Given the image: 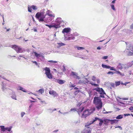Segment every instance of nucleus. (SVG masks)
<instances>
[{
	"instance_id": "1",
	"label": "nucleus",
	"mask_w": 133,
	"mask_h": 133,
	"mask_svg": "<svg viewBox=\"0 0 133 133\" xmlns=\"http://www.w3.org/2000/svg\"><path fill=\"white\" fill-rule=\"evenodd\" d=\"M63 21L62 20V19L61 18H58L56 19L55 23H52L50 25L46 24L45 25L48 26L50 28L53 27L57 29L63 25Z\"/></svg>"
},
{
	"instance_id": "2",
	"label": "nucleus",
	"mask_w": 133,
	"mask_h": 133,
	"mask_svg": "<svg viewBox=\"0 0 133 133\" xmlns=\"http://www.w3.org/2000/svg\"><path fill=\"white\" fill-rule=\"evenodd\" d=\"M93 103L96 105V107L98 110H99L102 108V104L100 97H95Z\"/></svg>"
},
{
	"instance_id": "3",
	"label": "nucleus",
	"mask_w": 133,
	"mask_h": 133,
	"mask_svg": "<svg viewBox=\"0 0 133 133\" xmlns=\"http://www.w3.org/2000/svg\"><path fill=\"white\" fill-rule=\"evenodd\" d=\"M1 131L0 133H12V131H11L12 127H5L4 126H0Z\"/></svg>"
},
{
	"instance_id": "4",
	"label": "nucleus",
	"mask_w": 133,
	"mask_h": 133,
	"mask_svg": "<svg viewBox=\"0 0 133 133\" xmlns=\"http://www.w3.org/2000/svg\"><path fill=\"white\" fill-rule=\"evenodd\" d=\"M11 47L14 49L17 53H23L25 51L24 49L20 46L16 45H12Z\"/></svg>"
},
{
	"instance_id": "5",
	"label": "nucleus",
	"mask_w": 133,
	"mask_h": 133,
	"mask_svg": "<svg viewBox=\"0 0 133 133\" xmlns=\"http://www.w3.org/2000/svg\"><path fill=\"white\" fill-rule=\"evenodd\" d=\"M55 15H48L46 16H45V22L47 23L51 21H52L54 20V19L55 17Z\"/></svg>"
},
{
	"instance_id": "6",
	"label": "nucleus",
	"mask_w": 133,
	"mask_h": 133,
	"mask_svg": "<svg viewBox=\"0 0 133 133\" xmlns=\"http://www.w3.org/2000/svg\"><path fill=\"white\" fill-rule=\"evenodd\" d=\"M91 124V123H90L88 124L85 125V127H87L88 129H85L84 130L81 132V133H91V128H89L90 127L88 126Z\"/></svg>"
},
{
	"instance_id": "7",
	"label": "nucleus",
	"mask_w": 133,
	"mask_h": 133,
	"mask_svg": "<svg viewBox=\"0 0 133 133\" xmlns=\"http://www.w3.org/2000/svg\"><path fill=\"white\" fill-rule=\"evenodd\" d=\"M90 111V110H85L84 111L83 113L82 114V117L85 118L89 115H90L91 114Z\"/></svg>"
},
{
	"instance_id": "8",
	"label": "nucleus",
	"mask_w": 133,
	"mask_h": 133,
	"mask_svg": "<svg viewBox=\"0 0 133 133\" xmlns=\"http://www.w3.org/2000/svg\"><path fill=\"white\" fill-rule=\"evenodd\" d=\"M97 120H98L99 121V123L98 125L99 126H101L103 123L104 122L103 120H102L101 119H100L97 117H95V119L93 120L92 121L91 123L92 124Z\"/></svg>"
},
{
	"instance_id": "9",
	"label": "nucleus",
	"mask_w": 133,
	"mask_h": 133,
	"mask_svg": "<svg viewBox=\"0 0 133 133\" xmlns=\"http://www.w3.org/2000/svg\"><path fill=\"white\" fill-rule=\"evenodd\" d=\"M28 12H32L31 9H32L34 10H36L37 9V6L35 5H32L30 6L28 5Z\"/></svg>"
},
{
	"instance_id": "10",
	"label": "nucleus",
	"mask_w": 133,
	"mask_h": 133,
	"mask_svg": "<svg viewBox=\"0 0 133 133\" xmlns=\"http://www.w3.org/2000/svg\"><path fill=\"white\" fill-rule=\"evenodd\" d=\"M126 65L125 64H123L120 63H119L118 65L117 68V69H121L123 68H124L125 69H127Z\"/></svg>"
},
{
	"instance_id": "11",
	"label": "nucleus",
	"mask_w": 133,
	"mask_h": 133,
	"mask_svg": "<svg viewBox=\"0 0 133 133\" xmlns=\"http://www.w3.org/2000/svg\"><path fill=\"white\" fill-rule=\"evenodd\" d=\"M33 53L35 56L37 58H39V57H40L43 59H44V56L43 55V54H38L36 52H33Z\"/></svg>"
},
{
	"instance_id": "12",
	"label": "nucleus",
	"mask_w": 133,
	"mask_h": 133,
	"mask_svg": "<svg viewBox=\"0 0 133 133\" xmlns=\"http://www.w3.org/2000/svg\"><path fill=\"white\" fill-rule=\"evenodd\" d=\"M52 80L55 82H57L60 84H62L64 83V81L63 80L59 79H55L54 78Z\"/></svg>"
},
{
	"instance_id": "13",
	"label": "nucleus",
	"mask_w": 133,
	"mask_h": 133,
	"mask_svg": "<svg viewBox=\"0 0 133 133\" xmlns=\"http://www.w3.org/2000/svg\"><path fill=\"white\" fill-rule=\"evenodd\" d=\"M70 30L71 29L69 28H65L63 30L62 32L65 34V33H68L70 32L71 31Z\"/></svg>"
},
{
	"instance_id": "14",
	"label": "nucleus",
	"mask_w": 133,
	"mask_h": 133,
	"mask_svg": "<svg viewBox=\"0 0 133 133\" xmlns=\"http://www.w3.org/2000/svg\"><path fill=\"white\" fill-rule=\"evenodd\" d=\"M70 75L74 76V78L76 79H80L79 77L77 76V74L74 72L72 71L70 74Z\"/></svg>"
},
{
	"instance_id": "15",
	"label": "nucleus",
	"mask_w": 133,
	"mask_h": 133,
	"mask_svg": "<svg viewBox=\"0 0 133 133\" xmlns=\"http://www.w3.org/2000/svg\"><path fill=\"white\" fill-rule=\"evenodd\" d=\"M94 90H95L100 92H102L103 93L105 94V92L102 88H100L99 87H97L94 89Z\"/></svg>"
},
{
	"instance_id": "16",
	"label": "nucleus",
	"mask_w": 133,
	"mask_h": 133,
	"mask_svg": "<svg viewBox=\"0 0 133 133\" xmlns=\"http://www.w3.org/2000/svg\"><path fill=\"white\" fill-rule=\"evenodd\" d=\"M49 93L50 95H52L54 97L57 96H58V94L54 90L50 91Z\"/></svg>"
},
{
	"instance_id": "17",
	"label": "nucleus",
	"mask_w": 133,
	"mask_h": 133,
	"mask_svg": "<svg viewBox=\"0 0 133 133\" xmlns=\"http://www.w3.org/2000/svg\"><path fill=\"white\" fill-rule=\"evenodd\" d=\"M44 12H38L36 15V17L38 19L39 17L40 18L42 15L44 14Z\"/></svg>"
},
{
	"instance_id": "18",
	"label": "nucleus",
	"mask_w": 133,
	"mask_h": 133,
	"mask_svg": "<svg viewBox=\"0 0 133 133\" xmlns=\"http://www.w3.org/2000/svg\"><path fill=\"white\" fill-rule=\"evenodd\" d=\"M126 65H127V69L128 68H129L131 67L132 65H133V61L129 62L127 64H126Z\"/></svg>"
},
{
	"instance_id": "19",
	"label": "nucleus",
	"mask_w": 133,
	"mask_h": 133,
	"mask_svg": "<svg viewBox=\"0 0 133 133\" xmlns=\"http://www.w3.org/2000/svg\"><path fill=\"white\" fill-rule=\"evenodd\" d=\"M44 69L45 71V74L50 73V70L49 68L46 67Z\"/></svg>"
},
{
	"instance_id": "20",
	"label": "nucleus",
	"mask_w": 133,
	"mask_h": 133,
	"mask_svg": "<svg viewBox=\"0 0 133 133\" xmlns=\"http://www.w3.org/2000/svg\"><path fill=\"white\" fill-rule=\"evenodd\" d=\"M46 14L45 15L46 16L48 15H55L54 14H52V12L51 11L49 10H48L46 12Z\"/></svg>"
},
{
	"instance_id": "21",
	"label": "nucleus",
	"mask_w": 133,
	"mask_h": 133,
	"mask_svg": "<svg viewBox=\"0 0 133 133\" xmlns=\"http://www.w3.org/2000/svg\"><path fill=\"white\" fill-rule=\"evenodd\" d=\"M109 121H110V122L111 124H113L114 123H117L118 121V120L116 119H109Z\"/></svg>"
},
{
	"instance_id": "22",
	"label": "nucleus",
	"mask_w": 133,
	"mask_h": 133,
	"mask_svg": "<svg viewBox=\"0 0 133 133\" xmlns=\"http://www.w3.org/2000/svg\"><path fill=\"white\" fill-rule=\"evenodd\" d=\"M18 89L21 90L24 92H27V91L24 88L20 86H18Z\"/></svg>"
},
{
	"instance_id": "23",
	"label": "nucleus",
	"mask_w": 133,
	"mask_h": 133,
	"mask_svg": "<svg viewBox=\"0 0 133 133\" xmlns=\"http://www.w3.org/2000/svg\"><path fill=\"white\" fill-rule=\"evenodd\" d=\"M47 77L49 79H52V76L51 74L49 73L46 74Z\"/></svg>"
},
{
	"instance_id": "24",
	"label": "nucleus",
	"mask_w": 133,
	"mask_h": 133,
	"mask_svg": "<svg viewBox=\"0 0 133 133\" xmlns=\"http://www.w3.org/2000/svg\"><path fill=\"white\" fill-rule=\"evenodd\" d=\"M39 21L40 22H45V16L43 17H41L39 19Z\"/></svg>"
},
{
	"instance_id": "25",
	"label": "nucleus",
	"mask_w": 133,
	"mask_h": 133,
	"mask_svg": "<svg viewBox=\"0 0 133 133\" xmlns=\"http://www.w3.org/2000/svg\"><path fill=\"white\" fill-rule=\"evenodd\" d=\"M16 94L14 92H13L12 93V95L11 96V97L13 99H14L15 100H17L16 99Z\"/></svg>"
},
{
	"instance_id": "26",
	"label": "nucleus",
	"mask_w": 133,
	"mask_h": 133,
	"mask_svg": "<svg viewBox=\"0 0 133 133\" xmlns=\"http://www.w3.org/2000/svg\"><path fill=\"white\" fill-rule=\"evenodd\" d=\"M102 66L105 68L109 69L111 68V66H108L107 65H105L104 64H102Z\"/></svg>"
},
{
	"instance_id": "27",
	"label": "nucleus",
	"mask_w": 133,
	"mask_h": 133,
	"mask_svg": "<svg viewBox=\"0 0 133 133\" xmlns=\"http://www.w3.org/2000/svg\"><path fill=\"white\" fill-rule=\"evenodd\" d=\"M58 45V48L59 47H60L61 46L65 45V44L64 43H57Z\"/></svg>"
},
{
	"instance_id": "28",
	"label": "nucleus",
	"mask_w": 133,
	"mask_h": 133,
	"mask_svg": "<svg viewBox=\"0 0 133 133\" xmlns=\"http://www.w3.org/2000/svg\"><path fill=\"white\" fill-rule=\"evenodd\" d=\"M99 94H100V95L99 96L100 97L102 98H104V94L105 95H106V94L105 93V94L103 93L102 92H100Z\"/></svg>"
},
{
	"instance_id": "29",
	"label": "nucleus",
	"mask_w": 133,
	"mask_h": 133,
	"mask_svg": "<svg viewBox=\"0 0 133 133\" xmlns=\"http://www.w3.org/2000/svg\"><path fill=\"white\" fill-rule=\"evenodd\" d=\"M116 73L118 74L119 75H120L122 76H124V74L121 73L119 71H116Z\"/></svg>"
},
{
	"instance_id": "30",
	"label": "nucleus",
	"mask_w": 133,
	"mask_h": 133,
	"mask_svg": "<svg viewBox=\"0 0 133 133\" xmlns=\"http://www.w3.org/2000/svg\"><path fill=\"white\" fill-rule=\"evenodd\" d=\"M83 82H85V84L88 83L89 82H90V81L87 79V78H85L83 80Z\"/></svg>"
},
{
	"instance_id": "31",
	"label": "nucleus",
	"mask_w": 133,
	"mask_h": 133,
	"mask_svg": "<svg viewBox=\"0 0 133 133\" xmlns=\"http://www.w3.org/2000/svg\"><path fill=\"white\" fill-rule=\"evenodd\" d=\"M88 94L89 97H91L92 95V91L91 90H89L88 91Z\"/></svg>"
},
{
	"instance_id": "32",
	"label": "nucleus",
	"mask_w": 133,
	"mask_h": 133,
	"mask_svg": "<svg viewBox=\"0 0 133 133\" xmlns=\"http://www.w3.org/2000/svg\"><path fill=\"white\" fill-rule=\"evenodd\" d=\"M123 116L122 115H120L116 117V118L117 119H119L123 118Z\"/></svg>"
},
{
	"instance_id": "33",
	"label": "nucleus",
	"mask_w": 133,
	"mask_h": 133,
	"mask_svg": "<svg viewBox=\"0 0 133 133\" xmlns=\"http://www.w3.org/2000/svg\"><path fill=\"white\" fill-rule=\"evenodd\" d=\"M75 39L74 37H68L67 39H66L68 40H74Z\"/></svg>"
},
{
	"instance_id": "34",
	"label": "nucleus",
	"mask_w": 133,
	"mask_h": 133,
	"mask_svg": "<svg viewBox=\"0 0 133 133\" xmlns=\"http://www.w3.org/2000/svg\"><path fill=\"white\" fill-rule=\"evenodd\" d=\"M115 85L116 87L119 86L121 84V81H117V82H115Z\"/></svg>"
},
{
	"instance_id": "35",
	"label": "nucleus",
	"mask_w": 133,
	"mask_h": 133,
	"mask_svg": "<svg viewBox=\"0 0 133 133\" xmlns=\"http://www.w3.org/2000/svg\"><path fill=\"white\" fill-rule=\"evenodd\" d=\"M133 55V53L131 51H129L127 52V55L129 56H132Z\"/></svg>"
},
{
	"instance_id": "36",
	"label": "nucleus",
	"mask_w": 133,
	"mask_h": 133,
	"mask_svg": "<svg viewBox=\"0 0 133 133\" xmlns=\"http://www.w3.org/2000/svg\"><path fill=\"white\" fill-rule=\"evenodd\" d=\"M44 91V89H41L38 91L41 94H42V93H43Z\"/></svg>"
},
{
	"instance_id": "37",
	"label": "nucleus",
	"mask_w": 133,
	"mask_h": 133,
	"mask_svg": "<svg viewBox=\"0 0 133 133\" xmlns=\"http://www.w3.org/2000/svg\"><path fill=\"white\" fill-rule=\"evenodd\" d=\"M80 122V120L79 119H77V120H75L74 123L76 124H79Z\"/></svg>"
},
{
	"instance_id": "38",
	"label": "nucleus",
	"mask_w": 133,
	"mask_h": 133,
	"mask_svg": "<svg viewBox=\"0 0 133 133\" xmlns=\"http://www.w3.org/2000/svg\"><path fill=\"white\" fill-rule=\"evenodd\" d=\"M109 119H106L103 120L104 122V124H106L109 122H108L109 121Z\"/></svg>"
},
{
	"instance_id": "39",
	"label": "nucleus",
	"mask_w": 133,
	"mask_h": 133,
	"mask_svg": "<svg viewBox=\"0 0 133 133\" xmlns=\"http://www.w3.org/2000/svg\"><path fill=\"white\" fill-rule=\"evenodd\" d=\"M76 47L77 48V49L78 50H83L84 49V48L81 47L77 46Z\"/></svg>"
},
{
	"instance_id": "40",
	"label": "nucleus",
	"mask_w": 133,
	"mask_h": 133,
	"mask_svg": "<svg viewBox=\"0 0 133 133\" xmlns=\"http://www.w3.org/2000/svg\"><path fill=\"white\" fill-rule=\"evenodd\" d=\"M110 6L111 9L114 11L116 10V9L114 7V5L113 4H111Z\"/></svg>"
},
{
	"instance_id": "41",
	"label": "nucleus",
	"mask_w": 133,
	"mask_h": 133,
	"mask_svg": "<svg viewBox=\"0 0 133 133\" xmlns=\"http://www.w3.org/2000/svg\"><path fill=\"white\" fill-rule=\"evenodd\" d=\"M48 62H49L52 63H56L57 62V61H54L53 60H49L48 61Z\"/></svg>"
},
{
	"instance_id": "42",
	"label": "nucleus",
	"mask_w": 133,
	"mask_h": 133,
	"mask_svg": "<svg viewBox=\"0 0 133 133\" xmlns=\"http://www.w3.org/2000/svg\"><path fill=\"white\" fill-rule=\"evenodd\" d=\"M127 49L129 50H131L133 51V46H130L129 48H128Z\"/></svg>"
},
{
	"instance_id": "43",
	"label": "nucleus",
	"mask_w": 133,
	"mask_h": 133,
	"mask_svg": "<svg viewBox=\"0 0 133 133\" xmlns=\"http://www.w3.org/2000/svg\"><path fill=\"white\" fill-rule=\"evenodd\" d=\"M89 83L91 84L92 85H94V86H95V87H96V86H97L98 85V84H95V83H92L91 82H90Z\"/></svg>"
},
{
	"instance_id": "44",
	"label": "nucleus",
	"mask_w": 133,
	"mask_h": 133,
	"mask_svg": "<svg viewBox=\"0 0 133 133\" xmlns=\"http://www.w3.org/2000/svg\"><path fill=\"white\" fill-rule=\"evenodd\" d=\"M25 114V112H21V117H22Z\"/></svg>"
},
{
	"instance_id": "45",
	"label": "nucleus",
	"mask_w": 133,
	"mask_h": 133,
	"mask_svg": "<svg viewBox=\"0 0 133 133\" xmlns=\"http://www.w3.org/2000/svg\"><path fill=\"white\" fill-rule=\"evenodd\" d=\"M2 89L3 91H4L6 89V88L4 86H2Z\"/></svg>"
},
{
	"instance_id": "46",
	"label": "nucleus",
	"mask_w": 133,
	"mask_h": 133,
	"mask_svg": "<svg viewBox=\"0 0 133 133\" xmlns=\"http://www.w3.org/2000/svg\"><path fill=\"white\" fill-rule=\"evenodd\" d=\"M110 85L112 87H114L115 86V84L114 83H111Z\"/></svg>"
},
{
	"instance_id": "47",
	"label": "nucleus",
	"mask_w": 133,
	"mask_h": 133,
	"mask_svg": "<svg viewBox=\"0 0 133 133\" xmlns=\"http://www.w3.org/2000/svg\"><path fill=\"white\" fill-rule=\"evenodd\" d=\"M61 113L64 115L66 114H68L69 113V112H61Z\"/></svg>"
},
{
	"instance_id": "48",
	"label": "nucleus",
	"mask_w": 133,
	"mask_h": 133,
	"mask_svg": "<svg viewBox=\"0 0 133 133\" xmlns=\"http://www.w3.org/2000/svg\"><path fill=\"white\" fill-rule=\"evenodd\" d=\"M107 73L109 74H111V75H113L114 74V73L111 71Z\"/></svg>"
},
{
	"instance_id": "49",
	"label": "nucleus",
	"mask_w": 133,
	"mask_h": 133,
	"mask_svg": "<svg viewBox=\"0 0 133 133\" xmlns=\"http://www.w3.org/2000/svg\"><path fill=\"white\" fill-rule=\"evenodd\" d=\"M96 77L94 76H93L92 78V80L93 81H94L96 80Z\"/></svg>"
},
{
	"instance_id": "50",
	"label": "nucleus",
	"mask_w": 133,
	"mask_h": 133,
	"mask_svg": "<svg viewBox=\"0 0 133 133\" xmlns=\"http://www.w3.org/2000/svg\"><path fill=\"white\" fill-rule=\"evenodd\" d=\"M32 62L33 63H34L36 65H38V63H37V62H36L35 61H32Z\"/></svg>"
},
{
	"instance_id": "51",
	"label": "nucleus",
	"mask_w": 133,
	"mask_h": 133,
	"mask_svg": "<svg viewBox=\"0 0 133 133\" xmlns=\"http://www.w3.org/2000/svg\"><path fill=\"white\" fill-rule=\"evenodd\" d=\"M129 109L131 110V111H132V112L133 111V107H131L130 108H129Z\"/></svg>"
},
{
	"instance_id": "52",
	"label": "nucleus",
	"mask_w": 133,
	"mask_h": 133,
	"mask_svg": "<svg viewBox=\"0 0 133 133\" xmlns=\"http://www.w3.org/2000/svg\"><path fill=\"white\" fill-rule=\"evenodd\" d=\"M108 57V56H104L102 58L104 59H107Z\"/></svg>"
},
{
	"instance_id": "53",
	"label": "nucleus",
	"mask_w": 133,
	"mask_h": 133,
	"mask_svg": "<svg viewBox=\"0 0 133 133\" xmlns=\"http://www.w3.org/2000/svg\"><path fill=\"white\" fill-rule=\"evenodd\" d=\"M110 68V69L111 70L116 71V70L114 69L113 67H111V68Z\"/></svg>"
},
{
	"instance_id": "54",
	"label": "nucleus",
	"mask_w": 133,
	"mask_h": 133,
	"mask_svg": "<svg viewBox=\"0 0 133 133\" xmlns=\"http://www.w3.org/2000/svg\"><path fill=\"white\" fill-rule=\"evenodd\" d=\"M74 56H75V57H79V58H83V57H80L79 56V55H78V54L77 55H74Z\"/></svg>"
},
{
	"instance_id": "55",
	"label": "nucleus",
	"mask_w": 133,
	"mask_h": 133,
	"mask_svg": "<svg viewBox=\"0 0 133 133\" xmlns=\"http://www.w3.org/2000/svg\"><path fill=\"white\" fill-rule=\"evenodd\" d=\"M81 104H82L81 103H79L77 104V106L78 107H79L80 106V105H81Z\"/></svg>"
},
{
	"instance_id": "56",
	"label": "nucleus",
	"mask_w": 133,
	"mask_h": 133,
	"mask_svg": "<svg viewBox=\"0 0 133 133\" xmlns=\"http://www.w3.org/2000/svg\"><path fill=\"white\" fill-rule=\"evenodd\" d=\"M130 114H124V116H128L129 115H130Z\"/></svg>"
},
{
	"instance_id": "57",
	"label": "nucleus",
	"mask_w": 133,
	"mask_h": 133,
	"mask_svg": "<svg viewBox=\"0 0 133 133\" xmlns=\"http://www.w3.org/2000/svg\"><path fill=\"white\" fill-rule=\"evenodd\" d=\"M129 83V82H125V83H124V85L126 86L127 85V84H128V83Z\"/></svg>"
},
{
	"instance_id": "58",
	"label": "nucleus",
	"mask_w": 133,
	"mask_h": 133,
	"mask_svg": "<svg viewBox=\"0 0 133 133\" xmlns=\"http://www.w3.org/2000/svg\"><path fill=\"white\" fill-rule=\"evenodd\" d=\"M130 28L131 29H133V23L130 26Z\"/></svg>"
},
{
	"instance_id": "59",
	"label": "nucleus",
	"mask_w": 133,
	"mask_h": 133,
	"mask_svg": "<svg viewBox=\"0 0 133 133\" xmlns=\"http://www.w3.org/2000/svg\"><path fill=\"white\" fill-rule=\"evenodd\" d=\"M111 112H112L111 111H109V112L106 111L105 112H104V114H108L109 113Z\"/></svg>"
},
{
	"instance_id": "60",
	"label": "nucleus",
	"mask_w": 133,
	"mask_h": 133,
	"mask_svg": "<svg viewBox=\"0 0 133 133\" xmlns=\"http://www.w3.org/2000/svg\"><path fill=\"white\" fill-rule=\"evenodd\" d=\"M19 57H23V58H24L25 59H26V58H25V57H23V56H22V55H19Z\"/></svg>"
},
{
	"instance_id": "61",
	"label": "nucleus",
	"mask_w": 133,
	"mask_h": 133,
	"mask_svg": "<svg viewBox=\"0 0 133 133\" xmlns=\"http://www.w3.org/2000/svg\"><path fill=\"white\" fill-rule=\"evenodd\" d=\"M56 110V109L55 108L54 109H53V110H52V111L51 112H50L51 113H52V112H53L54 111Z\"/></svg>"
},
{
	"instance_id": "62",
	"label": "nucleus",
	"mask_w": 133,
	"mask_h": 133,
	"mask_svg": "<svg viewBox=\"0 0 133 133\" xmlns=\"http://www.w3.org/2000/svg\"><path fill=\"white\" fill-rule=\"evenodd\" d=\"M70 111H76V110L75 109H74L72 108L70 109Z\"/></svg>"
},
{
	"instance_id": "63",
	"label": "nucleus",
	"mask_w": 133,
	"mask_h": 133,
	"mask_svg": "<svg viewBox=\"0 0 133 133\" xmlns=\"http://www.w3.org/2000/svg\"><path fill=\"white\" fill-rule=\"evenodd\" d=\"M116 0H114L112 2V3L114 4L115 3V1Z\"/></svg>"
},
{
	"instance_id": "64",
	"label": "nucleus",
	"mask_w": 133,
	"mask_h": 133,
	"mask_svg": "<svg viewBox=\"0 0 133 133\" xmlns=\"http://www.w3.org/2000/svg\"><path fill=\"white\" fill-rule=\"evenodd\" d=\"M97 49L98 50H100L101 49V48L99 46H98L97 48Z\"/></svg>"
}]
</instances>
